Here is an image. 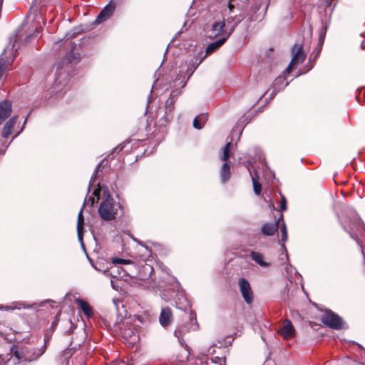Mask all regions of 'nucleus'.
<instances>
[{
	"label": "nucleus",
	"mask_w": 365,
	"mask_h": 365,
	"mask_svg": "<svg viewBox=\"0 0 365 365\" xmlns=\"http://www.w3.org/2000/svg\"><path fill=\"white\" fill-rule=\"evenodd\" d=\"M31 306L29 304H26L24 302H14L12 305L11 306H0V309H4L5 311H12L14 309H21L22 308L24 309H28L30 308Z\"/></svg>",
	"instance_id": "obj_20"
},
{
	"label": "nucleus",
	"mask_w": 365,
	"mask_h": 365,
	"mask_svg": "<svg viewBox=\"0 0 365 365\" xmlns=\"http://www.w3.org/2000/svg\"><path fill=\"white\" fill-rule=\"evenodd\" d=\"M12 111V103L10 101L0 102V125L10 115Z\"/></svg>",
	"instance_id": "obj_12"
},
{
	"label": "nucleus",
	"mask_w": 365,
	"mask_h": 365,
	"mask_svg": "<svg viewBox=\"0 0 365 365\" xmlns=\"http://www.w3.org/2000/svg\"><path fill=\"white\" fill-rule=\"evenodd\" d=\"M251 258L259 266L262 267H268L269 263L264 261V256L261 253L252 251L250 253Z\"/></svg>",
	"instance_id": "obj_19"
},
{
	"label": "nucleus",
	"mask_w": 365,
	"mask_h": 365,
	"mask_svg": "<svg viewBox=\"0 0 365 365\" xmlns=\"http://www.w3.org/2000/svg\"><path fill=\"white\" fill-rule=\"evenodd\" d=\"M83 224H84V218L83 215V208L80 210L78 215V222H77V232H78V238L79 241L83 242Z\"/></svg>",
	"instance_id": "obj_18"
},
{
	"label": "nucleus",
	"mask_w": 365,
	"mask_h": 365,
	"mask_svg": "<svg viewBox=\"0 0 365 365\" xmlns=\"http://www.w3.org/2000/svg\"><path fill=\"white\" fill-rule=\"evenodd\" d=\"M228 7H229L230 12H232L234 9V6L231 4H229Z\"/></svg>",
	"instance_id": "obj_34"
},
{
	"label": "nucleus",
	"mask_w": 365,
	"mask_h": 365,
	"mask_svg": "<svg viewBox=\"0 0 365 365\" xmlns=\"http://www.w3.org/2000/svg\"><path fill=\"white\" fill-rule=\"evenodd\" d=\"M185 83H186V82L183 83V85H182V88H183V87H185Z\"/></svg>",
	"instance_id": "obj_42"
},
{
	"label": "nucleus",
	"mask_w": 365,
	"mask_h": 365,
	"mask_svg": "<svg viewBox=\"0 0 365 365\" xmlns=\"http://www.w3.org/2000/svg\"><path fill=\"white\" fill-rule=\"evenodd\" d=\"M284 78L282 76L277 77L273 82L272 84V93H271L272 97H274L276 95V93L279 91L280 90L284 88L287 86H288L289 83L287 81L284 83Z\"/></svg>",
	"instance_id": "obj_17"
},
{
	"label": "nucleus",
	"mask_w": 365,
	"mask_h": 365,
	"mask_svg": "<svg viewBox=\"0 0 365 365\" xmlns=\"http://www.w3.org/2000/svg\"><path fill=\"white\" fill-rule=\"evenodd\" d=\"M110 283H111V284H112L113 288H115L114 284H113V280H111V281H110Z\"/></svg>",
	"instance_id": "obj_39"
},
{
	"label": "nucleus",
	"mask_w": 365,
	"mask_h": 365,
	"mask_svg": "<svg viewBox=\"0 0 365 365\" xmlns=\"http://www.w3.org/2000/svg\"><path fill=\"white\" fill-rule=\"evenodd\" d=\"M350 232V235H351V237L354 238L355 240H356V238L354 236V233L352 232Z\"/></svg>",
	"instance_id": "obj_36"
},
{
	"label": "nucleus",
	"mask_w": 365,
	"mask_h": 365,
	"mask_svg": "<svg viewBox=\"0 0 365 365\" xmlns=\"http://www.w3.org/2000/svg\"><path fill=\"white\" fill-rule=\"evenodd\" d=\"M232 144L230 142L227 143L225 148H223L222 155L221 159L226 162L230 157V151L231 148ZM230 175V166L227 163H225L221 169V180L223 182H226Z\"/></svg>",
	"instance_id": "obj_5"
},
{
	"label": "nucleus",
	"mask_w": 365,
	"mask_h": 365,
	"mask_svg": "<svg viewBox=\"0 0 365 365\" xmlns=\"http://www.w3.org/2000/svg\"><path fill=\"white\" fill-rule=\"evenodd\" d=\"M238 285L244 300L250 304L253 302V292L250 282L246 279L241 278L239 279Z\"/></svg>",
	"instance_id": "obj_6"
},
{
	"label": "nucleus",
	"mask_w": 365,
	"mask_h": 365,
	"mask_svg": "<svg viewBox=\"0 0 365 365\" xmlns=\"http://www.w3.org/2000/svg\"><path fill=\"white\" fill-rule=\"evenodd\" d=\"M198 329V324L197 322L196 314L191 312L190 317V326L182 329H178L175 331V336L179 339L180 342L182 343V335L184 331H195Z\"/></svg>",
	"instance_id": "obj_9"
},
{
	"label": "nucleus",
	"mask_w": 365,
	"mask_h": 365,
	"mask_svg": "<svg viewBox=\"0 0 365 365\" xmlns=\"http://www.w3.org/2000/svg\"><path fill=\"white\" fill-rule=\"evenodd\" d=\"M358 223H359V225L362 228V230L365 232V225L361 222H359Z\"/></svg>",
	"instance_id": "obj_33"
},
{
	"label": "nucleus",
	"mask_w": 365,
	"mask_h": 365,
	"mask_svg": "<svg viewBox=\"0 0 365 365\" xmlns=\"http://www.w3.org/2000/svg\"><path fill=\"white\" fill-rule=\"evenodd\" d=\"M77 304L78 307L81 309L83 312L88 317H91L93 314V310L92 308L90 307V305L83 301V299H77L76 300Z\"/></svg>",
	"instance_id": "obj_23"
},
{
	"label": "nucleus",
	"mask_w": 365,
	"mask_h": 365,
	"mask_svg": "<svg viewBox=\"0 0 365 365\" xmlns=\"http://www.w3.org/2000/svg\"><path fill=\"white\" fill-rule=\"evenodd\" d=\"M230 35L231 32H229L228 34H225L224 38H220V39L210 43L206 48V53H211L219 48L227 40Z\"/></svg>",
	"instance_id": "obj_15"
},
{
	"label": "nucleus",
	"mask_w": 365,
	"mask_h": 365,
	"mask_svg": "<svg viewBox=\"0 0 365 365\" xmlns=\"http://www.w3.org/2000/svg\"><path fill=\"white\" fill-rule=\"evenodd\" d=\"M245 19L244 14L235 15V16H230L227 19V23H233V25L230 29L229 32H231V34L234 31L235 27L237 26L239 23H240Z\"/></svg>",
	"instance_id": "obj_21"
},
{
	"label": "nucleus",
	"mask_w": 365,
	"mask_h": 365,
	"mask_svg": "<svg viewBox=\"0 0 365 365\" xmlns=\"http://www.w3.org/2000/svg\"><path fill=\"white\" fill-rule=\"evenodd\" d=\"M281 230V241L284 242L287 240V232L285 223L283 222L280 227ZM282 248L286 251L285 245L284 243L282 244Z\"/></svg>",
	"instance_id": "obj_25"
},
{
	"label": "nucleus",
	"mask_w": 365,
	"mask_h": 365,
	"mask_svg": "<svg viewBox=\"0 0 365 365\" xmlns=\"http://www.w3.org/2000/svg\"><path fill=\"white\" fill-rule=\"evenodd\" d=\"M115 5L110 3L106 6L98 15L94 24H100L110 17L114 12Z\"/></svg>",
	"instance_id": "obj_11"
},
{
	"label": "nucleus",
	"mask_w": 365,
	"mask_h": 365,
	"mask_svg": "<svg viewBox=\"0 0 365 365\" xmlns=\"http://www.w3.org/2000/svg\"><path fill=\"white\" fill-rule=\"evenodd\" d=\"M170 95H171V96H174V95H175V91H172Z\"/></svg>",
	"instance_id": "obj_40"
},
{
	"label": "nucleus",
	"mask_w": 365,
	"mask_h": 365,
	"mask_svg": "<svg viewBox=\"0 0 365 365\" xmlns=\"http://www.w3.org/2000/svg\"><path fill=\"white\" fill-rule=\"evenodd\" d=\"M134 240H135V241H136V242H138V244L142 245V243H141L139 240H135V239Z\"/></svg>",
	"instance_id": "obj_38"
},
{
	"label": "nucleus",
	"mask_w": 365,
	"mask_h": 365,
	"mask_svg": "<svg viewBox=\"0 0 365 365\" xmlns=\"http://www.w3.org/2000/svg\"><path fill=\"white\" fill-rule=\"evenodd\" d=\"M43 353V351L35 349L31 346H24L20 351H15L14 358L13 359L11 358L10 361L12 360L14 364L19 361H31L37 359Z\"/></svg>",
	"instance_id": "obj_2"
},
{
	"label": "nucleus",
	"mask_w": 365,
	"mask_h": 365,
	"mask_svg": "<svg viewBox=\"0 0 365 365\" xmlns=\"http://www.w3.org/2000/svg\"><path fill=\"white\" fill-rule=\"evenodd\" d=\"M38 33H39L38 31L36 30V33L34 34L35 37H36L38 36Z\"/></svg>",
	"instance_id": "obj_37"
},
{
	"label": "nucleus",
	"mask_w": 365,
	"mask_h": 365,
	"mask_svg": "<svg viewBox=\"0 0 365 365\" xmlns=\"http://www.w3.org/2000/svg\"><path fill=\"white\" fill-rule=\"evenodd\" d=\"M356 345L361 350V360L365 361V349H364V347L360 344H356ZM357 365H365V363L364 362L358 363Z\"/></svg>",
	"instance_id": "obj_28"
},
{
	"label": "nucleus",
	"mask_w": 365,
	"mask_h": 365,
	"mask_svg": "<svg viewBox=\"0 0 365 365\" xmlns=\"http://www.w3.org/2000/svg\"><path fill=\"white\" fill-rule=\"evenodd\" d=\"M322 322L327 327L334 329H341V319L333 312H326L322 317Z\"/></svg>",
	"instance_id": "obj_4"
},
{
	"label": "nucleus",
	"mask_w": 365,
	"mask_h": 365,
	"mask_svg": "<svg viewBox=\"0 0 365 365\" xmlns=\"http://www.w3.org/2000/svg\"><path fill=\"white\" fill-rule=\"evenodd\" d=\"M207 120V115L202 113L196 116L193 120V126L197 129H201Z\"/></svg>",
	"instance_id": "obj_22"
},
{
	"label": "nucleus",
	"mask_w": 365,
	"mask_h": 365,
	"mask_svg": "<svg viewBox=\"0 0 365 365\" xmlns=\"http://www.w3.org/2000/svg\"><path fill=\"white\" fill-rule=\"evenodd\" d=\"M306 58V54L301 43H295L292 48V60L285 70L286 73H289L292 68L302 63Z\"/></svg>",
	"instance_id": "obj_3"
},
{
	"label": "nucleus",
	"mask_w": 365,
	"mask_h": 365,
	"mask_svg": "<svg viewBox=\"0 0 365 365\" xmlns=\"http://www.w3.org/2000/svg\"><path fill=\"white\" fill-rule=\"evenodd\" d=\"M287 210V201L286 198L284 196H282V202L280 204V210L284 211Z\"/></svg>",
	"instance_id": "obj_29"
},
{
	"label": "nucleus",
	"mask_w": 365,
	"mask_h": 365,
	"mask_svg": "<svg viewBox=\"0 0 365 365\" xmlns=\"http://www.w3.org/2000/svg\"><path fill=\"white\" fill-rule=\"evenodd\" d=\"M107 272H108V270H105V271H104V274H106Z\"/></svg>",
	"instance_id": "obj_41"
},
{
	"label": "nucleus",
	"mask_w": 365,
	"mask_h": 365,
	"mask_svg": "<svg viewBox=\"0 0 365 365\" xmlns=\"http://www.w3.org/2000/svg\"><path fill=\"white\" fill-rule=\"evenodd\" d=\"M278 332L284 339H291L295 335V329L289 320L284 322L279 328Z\"/></svg>",
	"instance_id": "obj_10"
},
{
	"label": "nucleus",
	"mask_w": 365,
	"mask_h": 365,
	"mask_svg": "<svg viewBox=\"0 0 365 365\" xmlns=\"http://www.w3.org/2000/svg\"><path fill=\"white\" fill-rule=\"evenodd\" d=\"M218 362L215 361L214 359H211L210 365H222L225 363V360L223 359H218Z\"/></svg>",
	"instance_id": "obj_31"
},
{
	"label": "nucleus",
	"mask_w": 365,
	"mask_h": 365,
	"mask_svg": "<svg viewBox=\"0 0 365 365\" xmlns=\"http://www.w3.org/2000/svg\"><path fill=\"white\" fill-rule=\"evenodd\" d=\"M183 301L185 303V305H183L182 307H181L179 304L177 303L176 304V307L179 309H184V310H186L187 308H190V306L188 304V302H187V299H183Z\"/></svg>",
	"instance_id": "obj_30"
},
{
	"label": "nucleus",
	"mask_w": 365,
	"mask_h": 365,
	"mask_svg": "<svg viewBox=\"0 0 365 365\" xmlns=\"http://www.w3.org/2000/svg\"><path fill=\"white\" fill-rule=\"evenodd\" d=\"M121 334L125 342L130 345H134L139 341L138 332L132 325L125 327L122 329Z\"/></svg>",
	"instance_id": "obj_7"
},
{
	"label": "nucleus",
	"mask_w": 365,
	"mask_h": 365,
	"mask_svg": "<svg viewBox=\"0 0 365 365\" xmlns=\"http://www.w3.org/2000/svg\"><path fill=\"white\" fill-rule=\"evenodd\" d=\"M98 187L96 189H94L93 195L94 197H86L85 200V203L91 205V206H93L95 202V197H96L97 200L100 199V193L101 192V189L99 187V184H98Z\"/></svg>",
	"instance_id": "obj_24"
},
{
	"label": "nucleus",
	"mask_w": 365,
	"mask_h": 365,
	"mask_svg": "<svg viewBox=\"0 0 365 365\" xmlns=\"http://www.w3.org/2000/svg\"><path fill=\"white\" fill-rule=\"evenodd\" d=\"M18 120V116H14L11 118L4 125L3 131H2V136L4 138H7L12 133V129L15 124L16 123Z\"/></svg>",
	"instance_id": "obj_16"
},
{
	"label": "nucleus",
	"mask_w": 365,
	"mask_h": 365,
	"mask_svg": "<svg viewBox=\"0 0 365 365\" xmlns=\"http://www.w3.org/2000/svg\"><path fill=\"white\" fill-rule=\"evenodd\" d=\"M112 263L113 264H130L131 263V261L129 260V259H120V258H118V257H113L112 258Z\"/></svg>",
	"instance_id": "obj_27"
},
{
	"label": "nucleus",
	"mask_w": 365,
	"mask_h": 365,
	"mask_svg": "<svg viewBox=\"0 0 365 365\" xmlns=\"http://www.w3.org/2000/svg\"><path fill=\"white\" fill-rule=\"evenodd\" d=\"M173 314L171 309L168 307L163 308L159 316L160 324L163 327H166L170 325L172 322Z\"/></svg>",
	"instance_id": "obj_13"
},
{
	"label": "nucleus",
	"mask_w": 365,
	"mask_h": 365,
	"mask_svg": "<svg viewBox=\"0 0 365 365\" xmlns=\"http://www.w3.org/2000/svg\"><path fill=\"white\" fill-rule=\"evenodd\" d=\"M254 192L256 195H259L261 192V184L257 182V176H254L251 174Z\"/></svg>",
	"instance_id": "obj_26"
},
{
	"label": "nucleus",
	"mask_w": 365,
	"mask_h": 365,
	"mask_svg": "<svg viewBox=\"0 0 365 365\" xmlns=\"http://www.w3.org/2000/svg\"><path fill=\"white\" fill-rule=\"evenodd\" d=\"M120 207L119 203L108 195L100 204L98 213L104 221H111L116 217L118 210Z\"/></svg>",
	"instance_id": "obj_1"
},
{
	"label": "nucleus",
	"mask_w": 365,
	"mask_h": 365,
	"mask_svg": "<svg viewBox=\"0 0 365 365\" xmlns=\"http://www.w3.org/2000/svg\"><path fill=\"white\" fill-rule=\"evenodd\" d=\"M96 175H97V172H96V173L94 175H93V176L91 179V181H90L89 187H91V186H95L96 181Z\"/></svg>",
	"instance_id": "obj_32"
},
{
	"label": "nucleus",
	"mask_w": 365,
	"mask_h": 365,
	"mask_svg": "<svg viewBox=\"0 0 365 365\" xmlns=\"http://www.w3.org/2000/svg\"><path fill=\"white\" fill-rule=\"evenodd\" d=\"M122 149H123V147H121V148L117 147V148H115V151H117V150L121 151Z\"/></svg>",
	"instance_id": "obj_35"
},
{
	"label": "nucleus",
	"mask_w": 365,
	"mask_h": 365,
	"mask_svg": "<svg viewBox=\"0 0 365 365\" xmlns=\"http://www.w3.org/2000/svg\"><path fill=\"white\" fill-rule=\"evenodd\" d=\"M225 21H218L214 22L212 24L210 29L208 31L209 37L211 38H215L219 36L224 38L225 34L229 33V31L225 29Z\"/></svg>",
	"instance_id": "obj_8"
},
{
	"label": "nucleus",
	"mask_w": 365,
	"mask_h": 365,
	"mask_svg": "<svg viewBox=\"0 0 365 365\" xmlns=\"http://www.w3.org/2000/svg\"><path fill=\"white\" fill-rule=\"evenodd\" d=\"M279 227V222L275 221L274 222H266L261 228L262 234L266 236H272L277 231Z\"/></svg>",
	"instance_id": "obj_14"
}]
</instances>
